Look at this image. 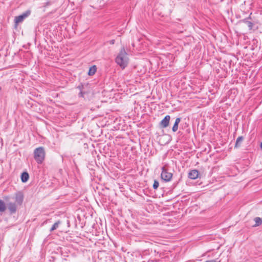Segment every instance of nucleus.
I'll use <instances>...</instances> for the list:
<instances>
[{"mask_svg": "<svg viewBox=\"0 0 262 262\" xmlns=\"http://www.w3.org/2000/svg\"><path fill=\"white\" fill-rule=\"evenodd\" d=\"M127 54L124 48H122L116 58V63L122 69H124L128 63Z\"/></svg>", "mask_w": 262, "mask_h": 262, "instance_id": "1", "label": "nucleus"}, {"mask_svg": "<svg viewBox=\"0 0 262 262\" xmlns=\"http://www.w3.org/2000/svg\"><path fill=\"white\" fill-rule=\"evenodd\" d=\"M45 157V151L43 147L36 148L34 151V158L37 163H42Z\"/></svg>", "mask_w": 262, "mask_h": 262, "instance_id": "2", "label": "nucleus"}, {"mask_svg": "<svg viewBox=\"0 0 262 262\" xmlns=\"http://www.w3.org/2000/svg\"><path fill=\"white\" fill-rule=\"evenodd\" d=\"M161 177L162 179H163L164 181L169 182L172 178V174L171 172H168L167 170L165 168V167H163L162 168Z\"/></svg>", "mask_w": 262, "mask_h": 262, "instance_id": "3", "label": "nucleus"}, {"mask_svg": "<svg viewBox=\"0 0 262 262\" xmlns=\"http://www.w3.org/2000/svg\"><path fill=\"white\" fill-rule=\"evenodd\" d=\"M30 10H27L25 13H23L21 15H19L18 16H16L14 19L15 26L16 27V26L19 23L23 22L26 18H27L28 16L30 15Z\"/></svg>", "mask_w": 262, "mask_h": 262, "instance_id": "4", "label": "nucleus"}, {"mask_svg": "<svg viewBox=\"0 0 262 262\" xmlns=\"http://www.w3.org/2000/svg\"><path fill=\"white\" fill-rule=\"evenodd\" d=\"M170 119V117L169 115L166 116L164 119L160 122V125L162 128L167 127L169 123V121Z\"/></svg>", "mask_w": 262, "mask_h": 262, "instance_id": "5", "label": "nucleus"}, {"mask_svg": "<svg viewBox=\"0 0 262 262\" xmlns=\"http://www.w3.org/2000/svg\"><path fill=\"white\" fill-rule=\"evenodd\" d=\"M24 200V196L20 192H18L15 194V202L18 204H21Z\"/></svg>", "mask_w": 262, "mask_h": 262, "instance_id": "6", "label": "nucleus"}, {"mask_svg": "<svg viewBox=\"0 0 262 262\" xmlns=\"http://www.w3.org/2000/svg\"><path fill=\"white\" fill-rule=\"evenodd\" d=\"M198 176L199 171L195 169L191 170L188 173V177L191 179H195L198 178Z\"/></svg>", "mask_w": 262, "mask_h": 262, "instance_id": "7", "label": "nucleus"}, {"mask_svg": "<svg viewBox=\"0 0 262 262\" xmlns=\"http://www.w3.org/2000/svg\"><path fill=\"white\" fill-rule=\"evenodd\" d=\"M8 207L11 213H14L16 211V205L14 203H9L8 204Z\"/></svg>", "mask_w": 262, "mask_h": 262, "instance_id": "8", "label": "nucleus"}, {"mask_svg": "<svg viewBox=\"0 0 262 262\" xmlns=\"http://www.w3.org/2000/svg\"><path fill=\"white\" fill-rule=\"evenodd\" d=\"M180 121H181V119L180 118H176V119L175 120L174 124L172 128V131L173 132H176V131H177V130L178 129V125H179V123L180 122Z\"/></svg>", "mask_w": 262, "mask_h": 262, "instance_id": "9", "label": "nucleus"}, {"mask_svg": "<svg viewBox=\"0 0 262 262\" xmlns=\"http://www.w3.org/2000/svg\"><path fill=\"white\" fill-rule=\"evenodd\" d=\"M29 178V174L27 172H24L21 176V181L24 183L26 182Z\"/></svg>", "mask_w": 262, "mask_h": 262, "instance_id": "10", "label": "nucleus"}, {"mask_svg": "<svg viewBox=\"0 0 262 262\" xmlns=\"http://www.w3.org/2000/svg\"><path fill=\"white\" fill-rule=\"evenodd\" d=\"M243 140L244 138L242 136L238 137L236 139L235 147L236 148L240 147Z\"/></svg>", "mask_w": 262, "mask_h": 262, "instance_id": "11", "label": "nucleus"}, {"mask_svg": "<svg viewBox=\"0 0 262 262\" xmlns=\"http://www.w3.org/2000/svg\"><path fill=\"white\" fill-rule=\"evenodd\" d=\"M96 70H97V68L95 66H93L91 67L89 69L88 74L90 76H92V75H94L96 72Z\"/></svg>", "mask_w": 262, "mask_h": 262, "instance_id": "12", "label": "nucleus"}, {"mask_svg": "<svg viewBox=\"0 0 262 262\" xmlns=\"http://www.w3.org/2000/svg\"><path fill=\"white\" fill-rule=\"evenodd\" d=\"M6 209V206L4 202L0 200V212H4Z\"/></svg>", "mask_w": 262, "mask_h": 262, "instance_id": "13", "label": "nucleus"}, {"mask_svg": "<svg viewBox=\"0 0 262 262\" xmlns=\"http://www.w3.org/2000/svg\"><path fill=\"white\" fill-rule=\"evenodd\" d=\"M254 221L255 222V224L254 225L255 226H259V225H261L262 223V220L260 217H255L254 219Z\"/></svg>", "mask_w": 262, "mask_h": 262, "instance_id": "14", "label": "nucleus"}, {"mask_svg": "<svg viewBox=\"0 0 262 262\" xmlns=\"http://www.w3.org/2000/svg\"><path fill=\"white\" fill-rule=\"evenodd\" d=\"M60 224V221H57V222L54 223V224L53 225V226L51 228L50 231H53L56 230L58 227V226Z\"/></svg>", "mask_w": 262, "mask_h": 262, "instance_id": "15", "label": "nucleus"}, {"mask_svg": "<svg viewBox=\"0 0 262 262\" xmlns=\"http://www.w3.org/2000/svg\"><path fill=\"white\" fill-rule=\"evenodd\" d=\"M159 185V182L157 180H155L154 184H153V188L154 189H157L158 188Z\"/></svg>", "mask_w": 262, "mask_h": 262, "instance_id": "16", "label": "nucleus"}, {"mask_svg": "<svg viewBox=\"0 0 262 262\" xmlns=\"http://www.w3.org/2000/svg\"><path fill=\"white\" fill-rule=\"evenodd\" d=\"M205 262H220V261H219L217 259H212L210 260H207Z\"/></svg>", "mask_w": 262, "mask_h": 262, "instance_id": "17", "label": "nucleus"}, {"mask_svg": "<svg viewBox=\"0 0 262 262\" xmlns=\"http://www.w3.org/2000/svg\"><path fill=\"white\" fill-rule=\"evenodd\" d=\"M248 25L249 27L252 28V24L251 22L248 21Z\"/></svg>", "mask_w": 262, "mask_h": 262, "instance_id": "18", "label": "nucleus"}, {"mask_svg": "<svg viewBox=\"0 0 262 262\" xmlns=\"http://www.w3.org/2000/svg\"><path fill=\"white\" fill-rule=\"evenodd\" d=\"M79 96L80 97H83V93L82 92H81L79 94Z\"/></svg>", "mask_w": 262, "mask_h": 262, "instance_id": "19", "label": "nucleus"}, {"mask_svg": "<svg viewBox=\"0 0 262 262\" xmlns=\"http://www.w3.org/2000/svg\"><path fill=\"white\" fill-rule=\"evenodd\" d=\"M114 43V40H112L111 41V43L113 44Z\"/></svg>", "mask_w": 262, "mask_h": 262, "instance_id": "20", "label": "nucleus"}, {"mask_svg": "<svg viewBox=\"0 0 262 262\" xmlns=\"http://www.w3.org/2000/svg\"><path fill=\"white\" fill-rule=\"evenodd\" d=\"M260 147L262 148V143H261Z\"/></svg>", "mask_w": 262, "mask_h": 262, "instance_id": "21", "label": "nucleus"}]
</instances>
